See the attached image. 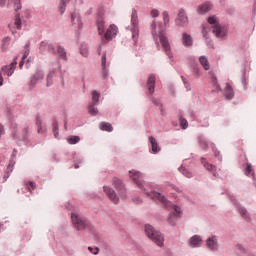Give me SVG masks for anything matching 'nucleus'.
<instances>
[{"label":"nucleus","instance_id":"f257e3e1","mask_svg":"<svg viewBox=\"0 0 256 256\" xmlns=\"http://www.w3.org/2000/svg\"><path fill=\"white\" fill-rule=\"evenodd\" d=\"M152 35L156 40L157 37L159 38L166 55H168L169 58L173 57V53H171V46L169 45V40H167V37H165V32H163L161 27L157 28L155 22L152 23Z\"/></svg>","mask_w":256,"mask_h":256},{"label":"nucleus","instance_id":"f03ea898","mask_svg":"<svg viewBox=\"0 0 256 256\" xmlns=\"http://www.w3.org/2000/svg\"><path fill=\"white\" fill-rule=\"evenodd\" d=\"M145 233L151 241H153L158 247H163V243L165 242V238H163V235L161 232L155 230L153 226L147 224L145 226Z\"/></svg>","mask_w":256,"mask_h":256},{"label":"nucleus","instance_id":"7ed1b4c3","mask_svg":"<svg viewBox=\"0 0 256 256\" xmlns=\"http://www.w3.org/2000/svg\"><path fill=\"white\" fill-rule=\"evenodd\" d=\"M131 25L132 39L134 43H137V39H139V16L137 15V10L132 11Z\"/></svg>","mask_w":256,"mask_h":256},{"label":"nucleus","instance_id":"20e7f679","mask_svg":"<svg viewBox=\"0 0 256 256\" xmlns=\"http://www.w3.org/2000/svg\"><path fill=\"white\" fill-rule=\"evenodd\" d=\"M208 23L212 26V32L216 37H225V28L221 27L217 23V20L215 19V16H211L208 18Z\"/></svg>","mask_w":256,"mask_h":256},{"label":"nucleus","instance_id":"39448f33","mask_svg":"<svg viewBox=\"0 0 256 256\" xmlns=\"http://www.w3.org/2000/svg\"><path fill=\"white\" fill-rule=\"evenodd\" d=\"M71 219H72V225L74 229H77V231H83V229H85V227L89 225L87 220L79 217V215L77 214H72Z\"/></svg>","mask_w":256,"mask_h":256},{"label":"nucleus","instance_id":"423d86ee","mask_svg":"<svg viewBox=\"0 0 256 256\" xmlns=\"http://www.w3.org/2000/svg\"><path fill=\"white\" fill-rule=\"evenodd\" d=\"M176 25H179L180 27H185L187 23H189V17H187V14L185 13V9L181 8L178 12V17L175 20Z\"/></svg>","mask_w":256,"mask_h":256},{"label":"nucleus","instance_id":"0eeeda50","mask_svg":"<svg viewBox=\"0 0 256 256\" xmlns=\"http://www.w3.org/2000/svg\"><path fill=\"white\" fill-rule=\"evenodd\" d=\"M119 31V28H117V26L115 24H111L107 30L106 33H104V39H106V41H111V39H113V37L117 36V33Z\"/></svg>","mask_w":256,"mask_h":256},{"label":"nucleus","instance_id":"6e6552de","mask_svg":"<svg viewBox=\"0 0 256 256\" xmlns=\"http://www.w3.org/2000/svg\"><path fill=\"white\" fill-rule=\"evenodd\" d=\"M104 193L107 195V197L110 199V201H113L115 205L119 203V196L115 193V190H113L110 187L104 186L103 187Z\"/></svg>","mask_w":256,"mask_h":256},{"label":"nucleus","instance_id":"1a4fd4ad","mask_svg":"<svg viewBox=\"0 0 256 256\" xmlns=\"http://www.w3.org/2000/svg\"><path fill=\"white\" fill-rule=\"evenodd\" d=\"M96 27L98 29V35H100V37H103V35H105V18H103L101 14L98 15L96 19Z\"/></svg>","mask_w":256,"mask_h":256},{"label":"nucleus","instance_id":"9d476101","mask_svg":"<svg viewBox=\"0 0 256 256\" xmlns=\"http://www.w3.org/2000/svg\"><path fill=\"white\" fill-rule=\"evenodd\" d=\"M206 247L210 249V251H217V249H219V242L217 241V236L209 237L206 240Z\"/></svg>","mask_w":256,"mask_h":256},{"label":"nucleus","instance_id":"9b49d317","mask_svg":"<svg viewBox=\"0 0 256 256\" xmlns=\"http://www.w3.org/2000/svg\"><path fill=\"white\" fill-rule=\"evenodd\" d=\"M147 196L150 197L151 199H157V201H160V203H162V205H165V206L169 205L167 198H165V196H163L159 192H150V193H147Z\"/></svg>","mask_w":256,"mask_h":256},{"label":"nucleus","instance_id":"f8f14e48","mask_svg":"<svg viewBox=\"0 0 256 256\" xmlns=\"http://www.w3.org/2000/svg\"><path fill=\"white\" fill-rule=\"evenodd\" d=\"M173 209L176 214H170V216L168 218V222L170 225H175V221H177V217H179L181 215V213H183L181 211V207H179L177 205H173Z\"/></svg>","mask_w":256,"mask_h":256},{"label":"nucleus","instance_id":"ddd939ff","mask_svg":"<svg viewBox=\"0 0 256 256\" xmlns=\"http://www.w3.org/2000/svg\"><path fill=\"white\" fill-rule=\"evenodd\" d=\"M155 81V74H150L147 79L148 93L150 95H153V93H155Z\"/></svg>","mask_w":256,"mask_h":256},{"label":"nucleus","instance_id":"4468645a","mask_svg":"<svg viewBox=\"0 0 256 256\" xmlns=\"http://www.w3.org/2000/svg\"><path fill=\"white\" fill-rule=\"evenodd\" d=\"M21 18L19 17V15L16 16V18L14 19V21H12L9 24V28L12 31V33H17V31H19V29H21Z\"/></svg>","mask_w":256,"mask_h":256},{"label":"nucleus","instance_id":"2eb2a0df","mask_svg":"<svg viewBox=\"0 0 256 256\" xmlns=\"http://www.w3.org/2000/svg\"><path fill=\"white\" fill-rule=\"evenodd\" d=\"M16 67H17V60H14L10 64V68H9V66H3L2 71H3V73H6V75H8V77H11V75H13V73H15Z\"/></svg>","mask_w":256,"mask_h":256},{"label":"nucleus","instance_id":"dca6fc26","mask_svg":"<svg viewBox=\"0 0 256 256\" xmlns=\"http://www.w3.org/2000/svg\"><path fill=\"white\" fill-rule=\"evenodd\" d=\"M130 177L133 179L134 183L138 185V187H141V179H143V175H141L140 172L132 170L130 171Z\"/></svg>","mask_w":256,"mask_h":256},{"label":"nucleus","instance_id":"f3484780","mask_svg":"<svg viewBox=\"0 0 256 256\" xmlns=\"http://www.w3.org/2000/svg\"><path fill=\"white\" fill-rule=\"evenodd\" d=\"M201 243H203V238L199 235H194L189 240L190 247H201Z\"/></svg>","mask_w":256,"mask_h":256},{"label":"nucleus","instance_id":"a211bd4d","mask_svg":"<svg viewBox=\"0 0 256 256\" xmlns=\"http://www.w3.org/2000/svg\"><path fill=\"white\" fill-rule=\"evenodd\" d=\"M208 11H211V3L209 2L201 4L197 7V12L199 15H203V13H207Z\"/></svg>","mask_w":256,"mask_h":256},{"label":"nucleus","instance_id":"6ab92c4d","mask_svg":"<svg viewBox=\"0 0 256 256\" xmlns=\"http://www.w3.org/2000/svg\"><path fill=\"white\" fill-rule=\"evenodd\" d=\"M45 77L43 71L38 70L31 78V85H37V81H41Z\"/></svg>","mask_w":256,"mask_h":256},{"label":"nucleus","instance_id":"aec40b11","mask_svg":"<svg viewBox=\"0 0 256 256\" xmlns=\"http://www.w3.org/2000/svg\"><path fill=\"white\" fill-rule=\"evenodd\" d=\"M182 45L185 47H191V45H193V39L191 38V35L187 33L182 34Z\"/></svg>","mask_w":256,"mask_h":256},{"label":"nucleus","instance_id":"412c9836","mask_svg":"<svg viewBox=\"0 0 256 256\" xmlns=\"http://www.w3.org/2000/svg\"><path fill=\"white\" fill-rule=\"evenodd\" d=\"M199 63L205 69V71H209L211 69V65L209 64V59H207L205 56L199 57Z\"/></svg>","mask_w":256,"mask_h":256},{"label":"nucleus","instance_id":"4be33fe9","mask_svg":"<svg viewBox=\"0 0 256 256\" xmlns=\"http://www.w3.org/2000/svg\"><path fill=\"white\" fill-rule=\"evenodd\" d=\"M149 141L151 143V147H152V153H159V151L161 150L157 144V140L155 139V137L150 136L149 137Z\"/></svg>","mask_w":256,"mask_h":256},{"label":"nucleus","instance_id":"5701e85b","mask_svg":"<svg viewBox=\"0 0 256 256\" xmlns=\"http://www.w3.org/2000/svg\"><path fill=\"white\" fill-rule=\"evenodd\" d=\"M29 47H31V43L26 44L24 47V55L22 57V61L19 64L20 67H23V63H24L25 59H27V57H29V53H30Z\"/></svg>","mask_w":256,"mask_h":256},{"label":"nucleus","instance_id":"b1692460","mask_svg":"<svg viewBox=\"0 0 256 256\" xmlns=\"http://www.w3.org/2000/svg\"><path fill=\"white\" fill-rule=\"evenodd\" d=\"M101 131H108V133H111L113 131V126L110 123L102 122L100 124Z\"/></svg>","mask_w":256,"mask_h":256},{"label":"nucleus","instance_id":"393cba45","mask_svg":"<svg viewBox=\"0 0 256 256\" xmlns=\"http://www.w3.org/2000/svg\"><path fill=\"white\" fill-rule=\"evenodd\" d=\"M225 97L226 99H233V88L229 84H226Z\"/></svg>","mask_w":256,"mask_h":256},{"label":"nucleus","instance_id":"a878e982","mask_svg":"<svg viewBox=\"0 0 256 256\" xmlns=\"http://www.w3.org/2000/svg\"><path fill=\"white\" fill-rule=\"evenodd\" d=\"M113 185L116 189H119L120 191H123V189H125V187L123 186V182H121V180L118 178L113 179Z\"/></svg>","mask_w":256,"mask_h":256},{"label":"nucleus","instance_id":"bb28decb","mask_svg":"<svg viewBox=\"0 0 256 256\" xmlns=\"http://www.w3.org/2000/svg\"><path fill=\"white\" fill-rule=\"evenodd\" d=\"M10 5H14V10L19 11L21 9V0H9Z\"/></svg>","mask_w":256,"mask_h":256},{"label":"nucleus","instance_id":"cd10ccee","mask_svg":"<svg viewBox=\"0 0 256 256\" xmlns=\"http://www.w3.org/2000/svg\"><path fill=\"white\" fill-rule=\"evenodd\" d=\"M101 63H102V69L105 75H107V56L105 54L102 55Z\"/></svg>","mask_w":256,"mask_h":256},{"label":"nucleus","instance_id":"c85d7f7f","mask_svg":"<svg viewBox=\"0 0 256 256\" xmlns=\"http://www.w3.org/2000/svg\"><path fill=\"white\" fill-rule=\"evenodd\" d=\"M79 141H81V138L79 136H71L68 139L69 145H77V143H79Z\"/></svg>","mask_w":256,"mask_h":256},{"label":"nucleus","instance_id":"c756f323","mask_svg":"<svg viewBox=\"0 0 256 256\" xmlns=\"http://www.w3.org/2000/svg\"><path fill=\"white\" fill-rule=\"evenodd\" d=\"M99 97H101V94H99V92L97 91L92 92L93 105H97V103H99Z\"/></svg>","mask_w":256,"mask_h":256},{"label":"nucleus","instance_id":"7c9ffc66","mask_svg":"<svg viewBox=\"0 0 256 256\" xmlns=\"http://www.w3.org/2000/svg\"><path fill=\"white\" fill-rule=\"evenodd\" d=\"M202 163H203L205 169H207V171H215V166H213V164H209V163L205 162V158H202Z\"/></svg>","mask_w":256,"mask_h":256},{"label":"nucleus","instance_id":"2f4dec72","mask_svg":"<svg viewBox=\"0 0 256 256\" xmlns=\"http://www.w3.org/2000/svg\"><path fill=\"white\" fill-rule=\"evenodd\" d=\"M238 213L241 215V217H243L244 219H248L249 218V214L247 213V210L243 207H240L238 209Z\"/></svg>","mask_w":256,"mask_h":256},{"label":"nucleus","instance_id":"473e14b6","mask_svg":"<svg viewBox=\"0 0 256 256\" xmlns=\"http://www.w3.org/2000/svg\"><path fill=\"white\" fill-rule=\"evenodd\" d=\"M57 53L58 55H60L62 59H67V53L65 52V49H63L62 47H58Z\"/></svg>","mask_w":256,"mask_h":256},{"label":"nucleus","instance_id":"72a5a7b5","mask_svg":"<svg viewBox=\"0 0 256 256\" xmlns=\"http://www.w3.org/2000/svg\"><path fill=\"white\" fill-rule=\"evenodd\" d=\"M180 127H182V129H187V127H189V123L185 118H180Z\"/></svg>","mask_w":256,"mask_h":256},{"label":"nucleus","instance_id":"f704fd0d","mask_svg":"<svg viewBox=\"0 0 256 256\" xmlns=\"http://www.w3.org/2000/svg\"><path fill=\"white\" fill-rule=\"evenodd\" d=\"M162 15H163L164 25H165V27H167V25H169V13L163 12Z\"/></svg>","mask_w":256,"mask_h":256},{"label":"nucleus","instance_id":"c9c22d12","mask_svg":"<svg viewBox=\"0 0 256 256\" xmlns=\"http://www.w3.org/2000/svg\"><path fill=\"white\" fill-rule=\"evenodd\" d=\"M27 187H28V191H35V187H37V185L35 184V182H28L27 183Z\"/></svg>","mask_w":256,"mask_h":256},{"label":"nucleus","instance_id":"e433bc0d","mask_svg":"<svg viewBox=\"0 0 256 256\" xmlns=\"http://www.w3.org/2000/svg\"><path fill=\"white\" fill-rule=\"evenodd\" d=\"M89 113L90 115H97V108H95V105L89 107Z\"/></svg>","mask_w":256,"mask_h":256},{"label":"nucleus","instance_id":"4c0bfd02","mask_svg":"<svg viewBox=\"0 0 256 256\" xmlns=\"http://www.w3.org/2000/svg\"><path fill=\"white\" fill-rule=\"evenodd\" d=\"M184 85H185V88L187 89V91H191V86L187 83V79H185V77H181Z\"/></svg>","mask_w":256,"mask_h":256},{"label":"nucleus","instance_id":"58836bf2","mask_svg":"<svg viewBox=\"0 0 256 256\" xmlns=\"http://www.w3.org/2000/svg\"><path fill=\"white\" fill-rule=\"evenodd\" d=\"M150 15H151V17H153V18L159 17V10L153 9V10L150 12Z\"/></svg>","mask_w":256,"mask_h":256},{"label":"nucleus","instance_id":"ea45409f","mask_svg":"<svg viewBox=\"0 0 256 256\" xmlns=\"http://www.w3.org/2000/svg\"><path fill=\"white\" fill-rule=\"evenodd\" d=\"M69 1H70V0H62V5H63V6L60 7L61 13H65V4H66V3H69Z\"/></svg>","mask_w":256,"mask_h":256},{"label":"nucleus","instance_id":"a19ab883","mask_svg":"<svg viewBox=\"0 0 256 256\" xmlns=\"http://www.w3.org/2000/svg\"><path fill=\"white\" fill-rule=\"evenodd\" d=\"M80 53L83 55V57H87V55H89V50L87 48H82Z\"/></svg>","mask_w":256,"mask_h":256},{"label":"nucleus","instance_id":"79ce46f5","mask_svg":"<svg viewBox=\"0 0 256 256\" xmlns=\"http://www.w3.org/2000/svg\"><path fill=\"white\" fill-rule=\"evenodd\" d=\"M245 174L246 175L251 174V164H249V163L246 164Z\"/></svg>","mask_w":256,"mask_h":256},{"label":"nucleus","instance_id":"37998d69","mask_svg":"<svg viewBox=\"0 0 256 256\" xmlns=\"http://www.w3.org/2000/svg\"><path fill=\"white\" fill-rule=\"evenodd\" d=\"M36 125L38 127V133H41V131H43V128H41V120H37Z\"/></svg>","mask_w":256,"mask_h":256},{"label":"nucleus","instance_id":"c03bdc74","mask_svg":"<svg viewBox=\"0 0 256 256\" xmlns=\"http://www.w3.org/2000/svg\"><path fill=\"white\" fill-rule=\"evenodd\" d=\"M184 175L185 177H188V179H191V177H193V174H191V172L188 171H184Z\"/></svg>","mask_w":256,"mask_h":256},{"label":"nucleus","instance_id":"a18cd8bd","mask_svg":"<svg viewBox=\"0 0 256 256\" xmlns=\"http://www.w3.org/2000/svg\"><path fill=\"white\" fill-rule=\"evenodd\" d=\"M88 251H90V253H93V255H97V253H99L98 249H96V252H93V248L92 247H88Z\"/></svg>","mask_w":256,"mask_h":256},{"label":"nucleus","instance_id":"49530a36","mask_svg":"<svg viewBox=\"0 0 256 256\" xmlns=\"http://www.w3.org/2000/svg\"><path fill=\"white\" fill-rule=\"evenodd\" d=\"M51 77H53V75L51 73L48 74V76H47V85H49V81H50Z\"/></svg>","mask_w":256,"mask_h":256},{"label":"nucleus","instance_id":"de8ad7c7","mask_svg":"<svg viewBox=\"0 0 256 256\" xmlns=\"http://www.w3.org/2000/svg\"><path fill=\"white\" fill-rule=\"evenodd\" d=\"M202 127H209V120H206L204 124H202Z\"/></svg>","mask_w":256,"mask_h":256},{"label":"nucleus","instance_id":"09e8293b","mask_svg":"<svg viewBox=\"0 0 256 256\" xmlns=\"http://www.w3.org/2000/svg\"><path fill=\"white\" fill-rule=\"evenodd\" d=\"M75 19H77V14H72V23H75Z\"/></svg>","mask_w":256,"mask_h":256},{"label":"nucleus","instance_id":"8fccbe9b","mask_svg":"<svg viewBox=\"0 0 256 256\" xmlns=\"http://www.w3.org/2000/svg\"><path fill=\"white\" fill-rule=\"evenodd\" d=\"M48 49H50V51H51L52 53H55V48H53V46L49 45V46H48Z\"/></svg>","mask_w":256,"mask_h":256},{"label":"nucleus","instance_id":"3c124183","mask_svg":"<svg viewBox=\"0 0 256 256\" xmlns=\"http://www.w3.org/2000/svg\"><path fill=\"white\" fill-rule=\"evenodd\" d=\"M1 85H3V75L0 72V87H1Z\"/></svg>","mask_w":256,"mask_h":256},{"label":"nucleus","instance_id":"603ef678","mask_svg":"<svg viewBox=\"0 0 256 256\" xmlns=\"http://www.w3.org/2000/svg\"><path fill=\"white\" fill-rule=\"evenodd\" d=\"M152 102L155 103V105H160L159 101H157V99H155V98L152 99Z\"/></svg>","mask_w":256,"mask_h":256},{"label":"nucleus","instance_id":"864d4df0","mask_svg":"<svg viewBox=\"0 0 256 256\" xmlns=\"http://www.w3.org/2000/svg\"><path fill=\"white\" fill-rule=\"evenodd\" d=\"M77 22H78V27L81 28L82 24H81V21H79V18H77Z\"/></svg>","mask_w":256,"mask_h":256},{"label":"nucleus","instance_id":"5fc2aeb1","mask_svg":"<svg viewBox=\"0 0 256 256\" xmlns=\"http://www.w3.org/2000/svg\"><path fill=\"white\" fill-rule=\"evenodd\" d=\"M0 5L3 7V5H5V0H0Z\"/></svg>","mask_w":256,"mask_h":256},{"label":"nucleus","instance_id":"6e6d98bb","mask_svg":"<svg viewBox=\"0 0 256 256\" xmlns=\"http://www.w3.org/2000/svg\"><path fill=\"white\" fill-rule=\"evenodd\" d=\"M204 144V147H207V142H202Z\"/></svg>","mask_w":256,"mask_h":256},{"label":"nucleus","instance_id":"4d7b16f0","mask_svg":"<svg viewBox=\"0 0 256 256\" xmlns=\"http://www.w3.org/2000/svg\"><path fill=\"white\" fill-rule=\"evenodd\" d=\"M213 175H214V177H217V173L214 172Z\"/></svg>","mask_w":256,"mask_h":256},{"label":"nucleus","instance_id":"13d9d810","mask_svg":"<svg viewBox=\"0 0 256 256\" xmlns=\"http://www.w3.org/2000/svg\"><path fill=\"white\" fill-rule=\"evenodd\" d=\"M156 44H158V47H159V42H156Z\"/></svg>","mask_w":256,"mask_h":256}]
</instances>
